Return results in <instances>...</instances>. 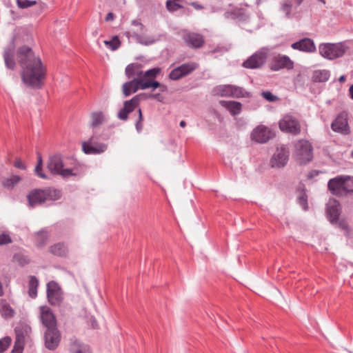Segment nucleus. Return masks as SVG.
Instances as JSON below:
<instances>
[{
    "label": "nucleus",
    "instance_id": "nucleus-1",
    "mask_svg": "<svg viewBox=\"0 0 353 353\" xmlns=\"http://www.w3.org/2000/svg\"><path fill=\"white\" fill-rule=\"evenodd\" d=\"M17 59L23 68L21 78L24 83L32 88H41L46 77V68L41 59L28 46L18 49Z\"/></svg>",
    "mask_w": 353,
    "mask_h": 353
},
{
    "label": "nucleus",
    "instance_id": "nucleus-2",
    "mask_svg": "<svg viewBox=\"0 0 353 353\" xmlns=\"http://www.w3.org/2000/svg\"><path fill=\"white\" fill-rule=\"evenodd\" d=\"M160 72L161 69L159 68H153L143 72L141 70V65L138 63L129 64L125 70V74L128 79L131 80L139 79L142 83L149 81L151 77H157Z\"/></svg>",
    "mask_w": 353,
    "mask_h": 353
},
{
    "label": "nucleus",
    "instance_id": "nucleus-3",
    "mask_svg": "<svg viewBox=\"0 0 353 353\" xmlns=\"http://www.w3.org/2000/svg\"><path fill=\"white\" fill-rule=\"evenodd\" d=\"M348 47L344 43H321L319 46L320 54L329 60H334L343 57Z\"/></svg>",
    "mask_w": 353,
    "mask_h": 353
},
{
    "label": "nucleus",
    "instance_id": "nucleus-4",
    "mask_svg": "<svg viewBox=\"0 0 353 353\" xmlns=\"http://www.w3.org/2000/svg\"><path fill=\"white\" fill-rule=\"evenodd\" d=\"M63 166L62 157L59 154L50 156L47 162L48 170L54 175H59L63 178H65L77 174L73 172L72 169L64 168Z\"/></svg>",
    "mask_w": 353,
    "mask_h": 353
},
{
    "label": "nucleus",
    "instance_id": "nucleus-5",
    "mask_svg": "<svg viewBox=\"0 0 353 353\" xmlns=\"http://www.w3.org/2000/svg\"><path fill=\"white\" fill-rule=\"evenodd\" d=\"M312 147L310 143L305 140H299L295 144L294 154L296 161L299 164H306L310 162L313 157Z\"/></svg>",
    "mask_w": 353,
    "mask_h": 353
},
{
    "label": "nucleus",
    "instance_id": "nucleus-6",
    "mask_svg": "<svg viewBox=\"0 0 353 353\" xmlns=\"http://www.w3.org/2000/svg\"><path fill=\"white\" fill-rule=\"evenodd\" d=\"M16 340L11 353H22L26 341L30 338L31 327L26 323L17 325L14 329Z\"/></svg>",
    "mask_w": 353,
    "mask_h": 353
},
{
    "label": "nucleus",
    "instance_id": "nucleus-7",
    "mask_svg": "<svg viewBox=\"0 0 353 353\" xmlns=\"http://www.w3.org/2000/svg\"><path fill=\"white\" fill-rule=\"evenodd\" d=\"M213 92L216 95L228 97H246L249 94L242 88L232 85H222L216 87Z\"/></svg>",
    "mask_w": 353,
    "mask_h": 353
},
{
    "label": "nucleus",
    "instance_id": "nucleus-8",
    "mask_svg": "<svg viewBox=\"0 0 353 353\" xmlns=\"http://www.w3.org/2000/svg\"><path fill=\"white\" fill-rule=\"evenodd\" d=\"M289 157L290 151L286 146L284 145L278 146L270 159V166L273 168L285 167L288 162Z\"/></svg>",
    "mask_w": 353,
    "mask_h": 353
},
{
    "label": "nucleus",
    "instance_id": "nucleus-9",
    "mask_svg": "<svg viewBox=\"0 0 353 353\" xmlns=\"http://www.w3.org/2000/svg\"><path fill=\"white\" fill-rule=\"evenodd\" d=\"M47 297L52 305H59L63 301V292L61 287L55 281H50L47 284Z\"/></svg>",
    "mask_w": 353,
    "mask_h": 353
},
{
    "label": "nucleus",
    "instance_id": "nucleus-10",
    "mask_svg": "<svg viewBox=\"0 0 353 353\" xmlns=\"http://www.w3.org/2000/svg\"><path fill=\"white\" fill-rule=\"evenodd\" d=\"M332 130L343 135L350 133L347 121V113L345 111L340 112L331 124Z\"/></svg>",
    "mask_w": 353,
    "mask_h": 353
},
{
    "label": "nucleus",
    "instance_id": "nucleus-11",
    "mask_svg": "<svg viewBox=\"0 0 353 353\" xmlns=\"http://www.w3.org/2000/svg\"><path fill=\"white\" fill-rule=\"evenodd\" d=\"M268 56V50L263 48L257 51L251 57H250L245 61L243 62V66L246 68H259L262 66Z\"/></svg>",
    "mask_w": 353,
    "mask_h": 353
},
{
    "label": "nucleus",
    "instance_id": "nucleus-12",
    "mask_svg": "<svg viewBox=\"0 0 353 353\" xmlns=\"http://www.w3.org/2000/svg\"><path fill=\"white\" fill-rule=\"evenodd\" d=\"M279 128L281 131L293 134H298L301 132V126L297 119L292 116L286 115L279 121Z\"/></svg>",
    "mask_w": 353,
    "mask_h": 353
},
{
    "label": "nucleus",
    "instance_id": "nucleus-13",
    "mask_svg": "<svg viewBox=\"0 0 353 353\" xmlns=\"http://www.w3.org/2000/svg\"><path fill=\"white\" fill-rule=\"evenodd\" d=\"M198 68V64L194 62L183 63L174 68L170 73L169 77L172 80H179L189 74Z\"/></svg>",
    "mask_w": 353,
    "mask_h": 353
},
{
    "label": "nucleus",
    "instance_id": "nucleus-14",
    "mask_svg": "<svg viewBox=\"0 0 353 353\" xmlns=\"http://www.w3.org/2000/svg\"><path fill=\"white\" fill-rule=\"evenodd\" d=\"M274 137V133L265 125H259L255 128L252 134V139L257 143H265Z\"/></svg>",
    "mask_w": 353,
    "mask_h": 353
},
{
    "label": "nucleus",
    "instance_id": "nucleus-15",
    "mask_svg": "<svg viewBox=\"0 0 353 353\" xmlns=\"http://www.w3.org/2000/svg\"><path fill=\"white\" fill-rule=\"evenodd\" d=\"M107 148L106 144L94 141L93 137L82 143V150L86 154H99L104 152Z\"/></svg>",
    "mask_w": 353,
    "mask_h": 353
},
{
    "label": "nucleus",
    "instance_id": "nucleus-16",
    "mask_svg": "<svg viewBox=\"0 0 353 353\" xmlns=\"http://www.w3.org/2000/svg\"><path fill=\"white\" fill-rule=\"evenodd\" d=\"M45 346L50 350H55L61 340V334L57 327L47 329L44 334Z\"/></svg>",
    "mask_w": 353,
    "mask_h": 353
},
{
    "label": "nucleus",
    "instance_id": "nucleus-17",
    "mask_svg": "<svg viewBox=\"0 0 353 353\" xmlns=\"http://www.w3.org/2000/svg\"><path fill=\"white\" fill-rule=\"evenodd\" d=\"M293 67L294 63L289 57L278 54L274 58L270 69L273 71H279L282 69L291 70Z\"/></svg>",
    "mask_w": 353,
    "mask_h": 353
},
{
    "label": "nucleus",
    "instance_id": "nucleus-18",
    "mask_svg": "<svg viewBox=\"0 0 353 353\" xmlns=\"http://www.w3.org/2000/svg\"><path fill=\"white\" fill-rule=\"evenodd\" d=\"M145 83H148V81L142 83L139 79H132L129 81L124 83L122 85V92L124 97H129L132 94L137 92L139 89L145 90L146 88H143V85Z\"/></svg>",
    "mask_w": 353,
    "mask_h": 353
},
{
    "label": "nucleus",
    "instance_id": "nucleus-19",
    "mask_svg": "<svg viewBox=\"0 0 353 353\" xmlns=\"http://www.w3.org/2000/svg\"><path fill=\"white\" fill-rule=\"evenodd\" d=\"M326 212L330 221L334 224L341 214V206L339 201L334 199H330L327 203Z\"/></svg>",
    "mask_w": 353,
    "mask_h": 353
},
{
    "label": "nucleus",
    "instance_id": "nucleus-20",
    "mask_svg": "<svg viewBox=\"0 0 353 353\" xmlns=\"http://www.w3.org/2000/svg\"><path fill=\"white\" fill-rule=\"evenodd\" d=\"M291 48L294 50L305 52H314L316 51V46L312 39L310 38H303L291 45Z\"/></svg>",
    "mask_w": 353,
    "mask_h": 353
},
{
    "label": "nucleus",
    "instance_id": "nucleus-21",
    "mask_svg": "<svg viewBox=\"0 0 353 353\" xmlns=\"http://www.w3.org/2000/svg\"><path fill=\"white\" fill-rule=\"evenodd\" d=\"M41 310V320L47 329L57 327L55 317L48 307L42 306Z\"/></svg>",
    "mask_w": 353,
    "mask_h": 353
},
{
    "label": "nucleus",
    "instance_id": "nucleus-22",
    "mask_svg": "<svg viewBox=\"0 0 353 353\" xmlns=\"http://www.w3.org/2000/svg\"><path fill=\"white\" fill-rule=\"evenodd\" d=\"M183 39L186 45L192 48H199L204 43L203 36L194 32H189L185 34Z\"/></svg>",
    "mask_w": 353,
    "mask_h": 353
},
{
    "label": "nucleus",
    "instance_id": "nucleus-23",
    "mask_svg": "<svg viewBox=\"0 0 353 353\" xmlns=\"http://www.w3.org/2000/svg\"><path fill=\"white\" fill-rule=\"evenodd\" d=\"M28 201L31 207L40 205L44 202L45 196L43 189H35L28 194Z\"/></svg>",
    "mask_w": 353,
    "mask_h": 353
},
{
    "label": "nucleus",
    "instance_id": "nucleus-24",
    "mask_svg": "<svg viewBox=\"0 0 353 353\" xmlns=\"http://www.w3.org/2000/svg\"><path fill=\"white\" fill-rule=\"evenodd\" d=\"M328 188L333 194L341 195L343 192V176H340L328 181Z\"/></svg>",
    "mask_w": 353,
    "mask_h": 353
},
{
    "label": "nucleus",
    "instance_id": "nucleus-25",
    "mask_svg": "<svg viewBox=\"0 0 353 353\" xmlns=\"http://www.w3.org/2000/svg\"><path fill=\"white\" fill-rule=\"evenodd\" d=\"M219 103L222 107L226 108L232 116L239 114L242 110V104L238 101L221 100Z\"/></svg>",
    "mask_w": 353,
    "mask_h": 353
},
{
    "label": "nucleus",
    "instance_id": "nucleus-26",
    "mask_svg": "<svg viewBox=\"0 0 353 353\" xmlns=\"http://www.w3.org/2000/svg\"><path fill=\"white\" fill-rule=\"evenodd\" d=\"M134 101V99H130L124 102L123 108L118 112L117 117L119 119L125 121L128 119V114L135 109L136 106L132 103Z\"/></svg>",
    "mask_w": 353,
    "mask_h": 353
},
{
    "label": "nucleus",
    "instance_id": "nucleus-27",
    "mask_svg": "<svg viewBox=\"0 0 353 353\" xmlns=\"http://www.w3.org/2000/svg\"><path fill=\"white\" fill-rule=\"evenodd\" d=\"M132 37L140 44L144 46H150L155 43L157 39L150 35L140 34L137 32H133L132 34Z\"/></svg>",
    "mask_w": 353,
    "mask_h": 353
},
{
    "label": "nucleus",
    "instance_id": "nucleus-28",
    "mask_svg": "<svg viewBox=\"0 0 353 353\" xmlns=\"http://www.w3.org/2000/svg\"><path fill=\"white\" fill-rule=\"evenodd\" d=\"M70 353H91L90 347L77 341H73L70 347Z\"/></svg>",
    "mask_w": 353,
    "mask_h": 353
},
{
    "label": "nucleus",
    "instance_id": "nucleus-29",
    "mask_svg": "<svg viewBox=\"0 0 353 353\" xmlns=\"http://www.w3.org/2000/svg\"><path fill=\"white\" fill-rule=\"evenodd\" d=\"M43 190L45 201H56L61 198V191L52 188H47Z\"/></svg>",
    "mask_w": 353,
    "mask_h": 353
},
{
    "label": "nucleus",
    "instance_id": "nucleus-30",
    "mask_svg": "<svg viewBox=\"0 0 353 353\" xmlns=\"http://www.w3.org/2000/svg\"><path fill=\"white\" fill-rule=\"evenodd\" d=\"M91 123L90 126L95 128L105 122V118L101 112H94L90 115Z\"/></svg>",
    "mask_w": 353,
    "mask_h": 353
},
{
    "label": "nucleus",
    "instance_id": "nucleus-31",
    "mask_svg": "<svg viewBox=\"0 0 353 353\" xmlns=\"http://www.w3.org/2000/svg\"><path fill=\"white\" fill-rule=\"evenodd\" d=\"M50 252L55 256H65L68 253V248L63 243H58L50 246Z\"/></svg>",
    "mask_w": 353,
    "mask_h": 353
},
{
    "label": "nucleus",
    "instance_id": "nucleus-32",
    "mask_svg": "<svg viewBox=\"0 0 353 353\" xmlns=\"http://www.w3.org/2000/svg\"><path fill=\"white\" fill-rule=\"evenodd\" d=\"M39 286V281L34 276L29 277L28 283V294L32 299H34L37 296V288Z\"/></svg>",
    "mask_w": 353,
    "mask_h": 353
},
{
    "label": "nucleus",
    "instance_id": "nucleus-33",
    "mask_svg": "<svg viewBox=\"0 0 353 353\" xmlns=\"http://www.w3.org/2000/svg\"><path fill=\"white\" fill-rule=\"evenodd\" d=\"M20 181L21 177L19 176L12 175L10 177L2 179L1 184L4 188L12 189Z\"/></svg>",
    "mask_w": 353,
    "mask_h": 353
},
{
    "label": "nucleus",
    "instance_id": "nucleus-34",
    "mask_svg": "<svg viewBox=\"0 0 353 353\" xmlns=\"http://www.w3.org/2000/svg\"><path fill=\"white\" fill-rule=\"evenodd\" d=\"M330 72L326 70H316L313 73V80L316 82H325L329 79Z\"/></svg>",
    "mask_w": 353,
    "mask_h": 353
},
{
    "label": "nucleus",
    "instance_id": "nucleus-35",
    "mask_svg": "<svg viewBox=\"0 0 353 353\" xmlns=\"http://www.w3.org/2000/svg\"><path fill=\"white\" fill-rule=\"evenodd\" d=\"M156 77H151L149 81H148V83H145L143 88H152L153 89L159 88L160 89V91L163 92L167 90V86L163 84H161L159 82L154 80Z\"/></svg>",
    "mask_w": 353,
    "mask_h": 353
},
{
    "label": "nucleus",
    "instance_id": "nucleus-36",
    "mask_svg": "<svg viewBox=\"0 0 353 353\" xmlns=\"http://www.w3.org/2000/svg\"><path fill=\"white\" fill-rule=\"evenodd\" d=\"M48 238V234L47 232L43 231V230L39 232L36 236V241H37V246H39V247L43 246L46 244Z\"/></svg>",
    "mask_w": 353,
    "mask_h": 353
},
{
    "label": "nucleus",
    "instance_id": "nucleus-37",
    "mask_svg": "<svg viewBox=\"0 0 353 353\" xmlns=\"http://www.w3.org/2000/svg\"><path fill=\"white\" fill-rule=\"evenodd\" d=\"M105 45L110 48L112 50H116L118 49L121 45V42L117 36H114L110 41L105 40L103 41Z\"/></svg>",
    "mask_w": 353,
    "mask_h": 353
},
{
    "label": "nucleus",
    "instance_id": "nucleus-38",
    "mask_svg": "<svg viewBox=\"0 0 353 353\" xmlns=\"http://www.w3.org/2000/svg\"><path fill=\"white\" fill-rule=\"evenodd\" d=\"M3 58L6 67L10 69H13L14 68L15 63L13 60L12 53L10 50H6L4 52Z\"/></svg>",
    "mask_w": 353,
    "mask_h": 353
},
{
    "label": "nucleus",
    "instance_id": "nucleus-39",
    "mask_svg": "<svg viewBox=\"0 0 353 353\" xmlns=\"http://www.w3.org/2000/svg\"><path fill=\"white\" fill-rule=\"evenodd\" d=\"M343 192H353V177L343 176Z\"/></svg>",
    "mask_w": 353,
    "mask_h": 353
},
{
    "label": "nucleus",
    "instance_id": "nucleus-40",
    "mask_svg": "<svg viewBox=\"0 0 353 353\" xmlns=\"http://www.w3.org/2000/svg\"><path fill=\"white\" fill-rule=\"evenodd\" d=\"M334 223L337 224L338 227L344 231V234L346 236H348L350 234V229L349 225L345 220H344V219L339 220L338 219L336 222H334Z\"/></svg>",
    "mask_w": 353,
    "mask_h": 353
},
{
    "label": "nucleus",
    "instance_id": "nucleus-41",
    "mask_svg": "<svg viewBox=\"0 0 353 353\" xmlns=\"http://www.w3.org/2000/svg\"><path fill=\"white\" fill-rule=\"evenodd\" d=\"M17 3L19 8L24 9L36 5L38 2L37 1L30 0H17Z\"/></svg>",
    "mask_w": 353,
    "mask_h": 353
},
{
    "label": "nucleus",
    "instance_id": "nucleus-42",
    "mask_svg": "<svg viewBox=\"0 0 353 353\" xmlns=\"http://www.w3.org/2000/svg\"><path fill=\"white\" fill-rule=\"evenodd\" d=\"M11 338L6 336L0 340V353L4 352L11 343Z\"/></svg>",
    "mask_w": 353,
    "mask_h": 353
},
{
    "label": "nucleus",
    "instance_id": "nucleus-43",
    "mask_svg": "<svg viewBox=\"0 0 353 353\" xmlns=\"http://www.w3.org/2000/svg\"><path fill=\"white\" fill-rule=\"evenodd\" d=\"M149 94H150L141 93V94H137V95L134 96L131 99H134V102H132V103L137 107L139 105V103L141 100H142V99H151V97H149Z\"/></svg>",
    "mask_w": 353,
    "mask_h": 353
},
{
    "label": "nucleus",
    "instance_id": "nucleus-44",
    "mask_svg": "<svg viewBox=\"0 0 353 353\" xmlns=\"http://www.w3.org/2000/svg\"><path fill=\"white\" fill-rule=\"evenodd\" d=\"M261 95L263 97L264 99H265L267 101L270 102H274L278 100V97L274 95L270 91H265L261 93Z\"/></svg>",
    "mask_w": 353,
    "mask_h": 353
},
{
    "label": "nucleus",
    "instance_id": "nucleus-45",
    "mask_svg": "<svg viewBox=\"0 0 353 353\" xmlns=\"http://www.w3.org/2000/svg\"><path fill=\"white\" fill-rule=\"evenodd\" d=\"M3 314L6 316L12 317L14 315V311L10 305H6L3 307Z\"/></svg>",
    "mask_w": 353,
    "mask_h": 353
},
{
    "label": "nucleus",
    "instance_id": "nucleus-46",
    "mask_svg": "<svg viewBox=\"0 0 353 353\" xmlns=\"http://www.w3.org/2000/svg\"><path fill=\"white\" fill-rule=\"evenodd\" d=\"M292 4L290 1L285 2L282 6V10L285 13L287 17H290Z\"/></svg>",
    "mask_w": 353,
    "mask_h": 353
},
{
    "label": "nucleus",
    "instance_id": "nucleus-47",
    "mask_svg": "<svg viewBox=\"0 0 353 353\" xmlns=\"http://www.w3.org/2000/svg\"><path fill=\"white\" fill-rule=\"evenodd\" d=\"M12 242V239L8 234H0V245L8 244Z\"/></svg>",
    "mask_w": 353,
    "mask_h": 353
},
{
    "label": "nucleus",
    "instance_id": "nucleus-48",
    "mask_svg": "<svg viewBox=\"0 0 353 353\" xmlns=\"http://www.w3.org/2000/svg\"><path fill=\"white\" fill-rule=\"evenodd\" d=\"M138 112H139V118H138V121L136 123V128L138 132H140L143 128L142 121H143V119L141 110L140 108L138 110Z\"/></svg>",
    "mask_w": 353,
    "mask_h": 353
},
{
    "label": "nucleus",
    "instance_id": "nucleus-49",
    "mask_svg": "<svg viewBox=\"0 0 353 353\" xmlns=\"http://www.w3.org/2000/svg\"><path fill=\"white\" fill-rule=\"evenodd\" d=\"M34 172H35V174L39 177L43 179H48L47 175L45 173H43V172L42 166H39V168H37V165H36V167L34 168Z\"/></svg>",
    "mask_w": 353,
    "mask_h": 353
},
{
    "label": "nucleus",
    "instance_id": "nucleus-50",
    "mask_svg": "<svg viewBox=\"0 0 353 353\" xmlns=\"http://www.w3.org/2000/svg\"><path fill=\"white\" fill-rule=\"evenodd\" d=\"M14 165L21 170H26V166L24 165V163L22 162V161L19 159H17L15 160L14 163Z\"/></svg>",
    "mask_w": 353,
    "mask_h": 353
},
{
    "label": "nucleus",
    "instance_id": "nucleus-51",
    "mask_svg": "<svg viewBox=\"0 0 353 353\" xmlns=\"http://www.w3.org/2000/svg\"><path fill=\"white\" fill-rule=\"evenodd\" d=\"M131 24L134 26H139L141 30H143L145 28L144 25L138 20H132Z\"/></svg>",
    "mask_w": 353,
    "mask_h": 353
},
{
    "label": "nucleus",
    "instance_id": "nucleus-52",
    "mask_svg": "<svg viewBox=\"0 0 353 353\" xmlns=\"http://www.w3.org/2000/svg\"><path fill=\"white\" fill-rule=\"evenodd\" d=\"M299 203L303 206L305 207L307 205V199L305 195H302L299 196Z\"/></svg>",
    "mask_w": 353,
    "mask_h": 353
},
{
    "label": "nucleus",
    "instance_id": "nucleus-53",
    "mask_svg": "<svg viewBox=\"0 0 353 353\" xmlns=\"http://www.w3.org/2000/svg\"><path fill=\"white\" fill-rule=\"evenodd\" d=\"M149 97H151V99H157L159 101H163V97L159 93H157V94H150Z\"/></svg>",
    "mask_w": 353,
    "mask_h": 353
},
{
    "label": "nucleus",
    "instance_id": "nucleus-54",
    "mask_svg": "<svg viewBox=\"0 0 353 353\" xmlns=\"http://www.w3.org/2000/svg\"><path fill=\"white\" fill-rule=\"evenodd\" d=\"M113 19H114L113 13H112V12L108 13V14L105 17V21H112Z\"/></svg>",
    "mask_w": 353,
    "mask_h": 353
},
{
    "label": "nucleus",
    "instance_id": "nucleus-55",
    "mask_svg": "<svg viewBox=\"0 0 353 353\" xmlns=\"http://www.w3.org/2000/svg\"><path fill=\"white\" fill-rule=\"evenodd\" d=\"M90 322H91V325H92V327L93 328H98V323L97 322V321L95 320V319H91L90 320Z\"/></svg>",
    "mask_w": 353,
    "mask_h": 353
},
{
    "label": "nucleus",
    "instance_id": "nucleus-56",
    "mask_svg": "<svg viewBox=\"0 0 353 353\" xmlns=\"http://www.w3.org/2000/svg\"><path fill=\"white\" fill-rule=\"evenodd\" d=\"M37 168H39V166H43V161H42V157L41 155H39L38 157V161H37Z\"/></svg>",
    "mask_w": 353,
    "mask_h": 353
},
{
    "label": "nucleus",
    "instance_id": "nucleus-57",
    "mask_svg": "<svg viewBox=\"0 0 353 353\" xmlns=\"http://www.w3.org/2000/svg\"><path fill=\"white\" fill-rule=\"evenodd\" d=\"M39 7L41 10H43L45 9V8H46V5L43 3H42V2H39Z\"/></svg>",
    "mask_w": 353,
    "mask_h": 353
},
{
    "label": "nucleus",
    "instance_id": "nucleus-58",
    "mask_svg": "<svg viewBox=\"0 0 353 353\" xmlns=\"http://www.w3.org/2000/svg\"><path fill=\"white\" fill-rule=\"evenodd\" d=\"M192 5L196 8V9H201L203 7L200 5H198L197 3H192Z\"/></svg>",
    "mask_w": 353,
    "mask_h": 353
},
{
    "label": "nucleus",
    "instance_id": "nucleus-59",
    "mask_svg": "<svg viewBox=\"0 0 353 353\" xmlns=\"http://www.w3.org/2000/svg\"><path fill=\"white\" fill-rule=\"evenodd\" d=\"M350 93L351 97L353 99V85L350 86Z\"/></svg>",
    "mask_w": 353,
    "mask_h": 353
},
{
    "label": "nucleus",
    "instance_id": "nucleus-60",
    "mask_svg": "<svg viewBox=\"0 0 353 353\" xmlns=\"http://www.w3.org/2000/svg\"><path fill=\"white\" fill-rule=\"evenodd\" d=\"M179 125L181 127L184 128L186 125V123L184 121H181Z\"/></svg>",
    "mask_w": 353,
    "mask_h": 353
},
{
    "label": "nucleus",
    "instance_id": "nucleus-61",
    "mask_svg": "<svg viewBox=\"0 0 353 353\" xmlns=\"http://www.w3.org/2000/svg\"><path fill=\"white\" fill-rule=\"evenodd\" d=\"M345 80V77L344 76H341L339 78V81H341V82H343Z\"/></svg>",
    "mask_w": 353,
    "mask_h": 353
},
{
    "label": "nucleus",
    "instance_id": "nucleus-62",
    "mask_svg": "<svg viewBox=\"0 0 353 353\" xmlns=\"http://www.w3.org/2000/svg\"><path fill=\"white\" fill-rule=\"evenodd\" d=\"M303 0H297V4L300 5Z\"/></svg>",
    "mask_w": 353,
    "mask_h": 353
},
{
    "label": "nucleus",
    "instance_id": "nucleus-63",
    "mask_svg": "<svg viewBox=\"0 0 353 353\" xmlns=\"http://www.w3.org/2000/svg\"><path fill=\"white\" fill-rule=\"evenodd\" d=\"M351 157L353 158V151L351 153Z\"/></svg>",
    "mask_w": 353,
    "mask_h": 353
},
{
    "label": "nucleus",
    "instance_id": "nucleus-64",
    "mask_svg": "<svg viewBox=\"0 0 353 353\" xmlns=\"http://www.w3.org/2000/svg\"><path fill=\"white\" fill-rule=\"evenodd\" d=\"M321 1H322L323 3H325L324 0H321Z\"/></svg>",
    "mask_w": 353,
    "mask_h": 353
}]
</instances>
